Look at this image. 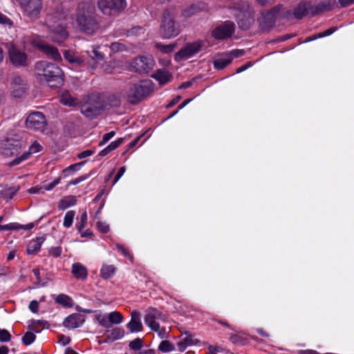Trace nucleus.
<instances>
[{"mask_svg": "<svg viewBox=\"0 0 354 354\" xmlns=\"http://www.w3.org/2000/svg\"><path fill=\"white\" fill-rule=\"evenodd\" d=\"M73 19L79 30L88 35L96 33L100 28L98 16L95 4L90 1H82L76 7Z\"/></svg>", "mask_w": 354, "mask_h": 354, "instance_id": "1", "label": "nucleus"}, {"mask_svg": "<svg viewBox=\"0 0 354 354\" xmlns=\"http://www.w3.org/2000/svg\"><path fill=\"white\" fill-rule=\"evenodd\" d=\"M35 74L40 82H46L50 87L59 86L64 82L62 69L54 64L40 61L35 66Z\"/></svg>", "mask_w": 354, "mask_h": 354, "instance_id": "2", "label": "nucleus"}, {"mask_svg": "<svg viewBox=\"0 0 354 354\" xmlns=\"http://www.w3.org/2000/svg\"><path fill=\"white\" fill-rule=\"evenodd\" d=\"M65 18L63 12L57 11L53 15H48L46 25L49 29V37L55 42L61 43L68 37V32L62 21Z\"/></svg>", "mask_w": 354, "mask_h": 354, "instance_id": "3", "label": "nucleus"}, {"mask_svg": "<svg viewBox=\"0 0 354 354\" xmlns=\"http://www.w3.org/2000/svg\"><path fill=\"white\" fill-rule=\"evenodd\" d=\"M153 85L151 80H146L130 86L127 91V100L133 104L140 102L151 92Z\"/></svg>", "mask_w": 354, "mask_h": 354, "instance_id": "4", "label": "nucleus"}, {"mask_svg": "<svg viewBox=\"0 0 354 354\" xmlns=\"http://www.w3.org/2000/svg\"><path fill=\"white\" fill-rule=\"evenodd\" d=\"M127 6L126 0H97L98 9L104 15L111 16L123 11Z\"/></svg>", "mask_w": 354, "mask_h": 354, "instance_id": "5", "label": "nucleus"}, {"mask_svg": "<svg viewBox=\"0 0 354 354\" xmlns=\"http://www.w3.org/2000/svg\"><path fill=\"white\" fill-rule=\"evenodd\" d=\"M104 102L99 95H93L89 97L88 102L81 108V112L86 117L93 118L98 115L104 109Z\"/></svg>", "mask_w": 354, "mask_h": 354, "instance_id": "6", "label": "nucleus"}, {"mask_svg": "<svg viewBox=\"0 0 354 354\" xmlns=\"http://www.w3.org/2000/svg\"><path fill=\"white\" fill-rule=\"evenodd\" d=\"M24 15L30 19L39 18L43 8L42 0H18Z\"/></svg>", "mask_w": 354, "mask_h": 354, "instance_id": "7", "label": "nucleus"}, {"mask_svg": "<svg viewBox=\"0 0 354 354\" xmlns=\"http://www.w3.org/2000/svg\"><path fill=\"white\" fill-rule=\"evenodd\" d=\"M7 48L10 61L13 66L24 67L28 65V55L24 51L12 43L7 44Z\"/></svg>", "mask_w": 354, "mask_h": 354, "instance_id": "8", "label": "nucleus"}, {"mask_svg": "<svg viewBox=\"0 0 354 354\" xmlns=\"http://www.w3.org/2000/svg\"><path fill=\"white\" fill-rule=\"evenodd\" d=\"M161 32L165 38H171L179 34V30L176 26L173 14L169 10L164 13L161 24Z\"/></svg>", "mask_w": 354, "mask_h": 354, "instance_id": "9", "label": "nucleus"}, {"mask_svg": "<svg viewBox=\"0 0 354 354\" xmlns=\"http://www.w3.org/2000/svg\"><path fill=\"white\" fill-rule=\"evenodd\" d=\"M23 142L19 140L8 139L0 142V153L5 156L20 157Z\"/></svg>", "mask_w": 354, "mask_h": 354, "instance_id": "10", "label": "nucleus"}, {"mask_svg": "<svg viewBox=\"0 0 354 354\" xmlns=\"http://www.w3.org/2000/svg\"><path fill=\"white\" fill-rule=\"evenodd\" d=\"M203 43L202 41H196L187 44L175 55L174 59L176 62L188 59L201 50Z\"/></svg>", "mask_w": 354, "mask_h": 354, "instance_id": "11", "label": "nucleus"}, {"mask_svg": "<svg viewBox=\"0 0 354 354\" xmlns=\"http://www.w3.org/2000/svg\"><path fill=\"white\" fill-rule=\"evenodd\" d=\"M281 6L278 5L266 12H262L259 19V23L261 28L263 30H268L272 28L277 17L282 16L280 14Z\"/></svg>", "mask_w": 354, "mask_h": 354, "instance_id": "12", "label": "nucleus"}, {"mask_svg": "<svg viewBox=\"0 0 354 354\" xmlns=\"http://www.w3.org/2000/svg\"><path fill=\"white\" fill-rule=\"evenodd\" d=\"M30 44L44 53L48 58L55 61H59L62 59L61 55L56 47L44 43L38 37H33L30 40Z\"/></svg>", "mask_w": 354, "mask_h": 354, "instance_id": "13", "label": "nucleus"}, {"mask_svg": "<svg viewBox=\"0 0 354 354\" xmlns=\"http://www.w3.org/2000/svg\"><path fill=\"white\" fill-rule=\"evenodd\" d=\"M166 316L154 308H149L145 313V322L151 330L158 329V321H165Z\"/></svg>", "mask_w": 354, "mask_h": 354, "instance_id": "14", "label": "nucleus"}, {"mask_svg": "<svg viewBox=\"0 0 354 354\" xmlns=\"http://www.w3.org/2000/svg\"><path fill=\"white\" fill-rule=\"evenodd\" d=\"M235 30V24L232 21H226L217 26L212 32L213 37L216 39H225L230 37Z\"/></svg>", "mask_w": 354, "mask_h": 354, "instance_id": "15", "label": "nucleus"}, {"mask_svg": "<svg viewBox=\"0 0 354 354\" xmlns=\"http://www.w3.org/2000/svg\"><path fill=\"white\" fill-rule=\"evenodd\" d=\"M26 123L27 128L37 131H44L46 126L45 116L42 113L37 111L29 114Z\"/></svg>", "mask_w": 354, "mask_h": 354, "instance_id": "16", "label": "nucleus"}, {"mask_svg": "<svg viewBox=\"0 0 354 354\" xmlns=\"http://www.w3.org/2000/svg\"><path fill=\"white\" fill-rule=\"evenodd\" d=\"M311 4L308 2H301L297 6L293 12L291 10H286L282 12V17L289 20L292 19H301L305 15H310V10L309 8Z\"/></svg>", "mask_w": 354, "mask_h": 354, "instance_id": "17", "label": "nucleus"}, {"mask_svg": "<svg viewBox=\"0 0 354 354\" xmlns=\"http://www.w3.org/2000/svg\"><path fill=\"white\" fill-rule=\"evenodd\" d=\"M153 66L154 60L151 55L140 56L133 62V67L140 73H147Z\"/></svg>", "mask_w": 354, "mask_h": 354, "instance_id": "18", "label": "nucleus"}, {"mask_svg": "<svg viewBox=\"0 0 354 354\" xmlns=\"http://www.w3.org/2000/svg\"><path fill=\"white\" fill-rule=\"evenodd\" d=\"M85 317L78 313H73L66 317L63 322V326L68 329H75L82 326Z\"/></svg>", "mask_w": 354, "mask_h": 354, "instance_id": "19", "label": "nucleus"}, {"mask_svg": "<svg viewBox=\"0 0 354 354\" xmlns=\"http://www.w3.org/2000/svg\"><path fill=\"white\" fill-rule=\"evenodd\" d=\"M42 147L39 145V142L35 141L32 143V145L29 147V149L28 151H24L22 154H21L20 157L15 158L13 160L10 161L8 165L9 167H13L17 165H19L22 161L28 158L30 154L35 153L41 151Z\"/></svg>", "mask_w": 354, "mask_h": 354, "instance_id": "20", "label": "nucleus"}, {"mask_svg": "<svg viewBox=\"0 0 354 354\" xmlns=\"http://www.w3.org/2000/svg\"><path fill=\"white\" fill-rule=\"evenodd\" d=\"M131 333H138L142 330L143 326L140 319V314L136 310L131 313V321L127 324Z\"/></svg>", "mask_w": 354, "mask_h": 354, "instance_id": "21", "label": "nucleus"}, {"mask_svg": "<svg viewBox=\"0 0 354 354\" xmlns=\"http://www.w3.org/2000/svg\"><path fill=\"white\" fill-rule=\"evenodd\" d=\"M335 3V0H324L318 3L317 5H311V6L309 7L310 15L314 16L320 12L330 10L333 8Z\"/></svg>", "mask_w": 354, "mask_h": 354, "instance_id": "22", "label": "nucleus"}, {"mask_svg": "<svg viewBox=\"0 0 354 354\" xmlns=\"http://www.w3.org/2000/svg\"><path fill=\"white\" fill-rule=\"evenodd\" d=\"M236 17L239 19L238 21L239 27L244 30L248 29L254 21L248 12L239 11Z\"/></svg>", "mask_w": 354, "mask_h": 354, "instance_id": "23", "label": "nucleus"}, {"mask_svg": "<svg viewBox=\"0 0 354 354\" xmlns=\"http://www.w3.org/2000/svg\"><path fill=\"white\" fill-rule=\"evenodd\" d=\"M71 272L79 279H86L88 276L87 269L80 263H75L72 265Z\"/></svg>", "mask_w": 354, "mask_h": 354, "instance_id": "24", "label": "nucleus"}, {"mask_svg": "<svg viewBox=\"0 0 354 354\" xmlns=\"http://www.w3.org/2000/svg\"><path fill=\"white\" fill-rule=\"evenodd\" d=\"M151 77L156 80L160 84H165L171 80L172 76L167 71L159 69L153 74Z\"/></svg>", "mask_w": 354, "mask_h": 354, "instance_id": "25", "label": "nucleus"}, {"mask_svg": "<svg viewBox=\"0 0 354 354\" xmlns=\"http://www.w3.org/2000/svg\"><path fill=\"white\" fill-rule=\"evenodd\" d=\"M64 57L68 62L76 66H82L84 63V59L73 51L66 50L64 53Z\"/></svg>", "mask_w": 354, "mask_h": 354, "instance_id": "26", "label": "nucleus"}, {"mask_svg": "<svg viewBox=\"0 0 354 354\" xmlns=\"http://www.w3.org/2000/svg\"><path fill=\"white\" fill-rule=\"evenodd\" d=\"M77 203V198L74 196H66L63 197L58 203L57 208L59 210H64Z\"/></svg>", "mask_w": 354, "mask_h": 354, "instance_id": "27", "label": "nucleus"}, {"mask_svg": "<svg viewBox=\"0 0 354 354\" xmlns=\"http://www.w3.org/2000/svg\"><path fill=\"white\" fill-rule=\"evenodd\" d=\"M44 241V237H37L35 239L30 241L27 246V253L29 254H34L39 252Z\"/></svg>", "mask_w": 354, "mask_h": 354, "instance_id": "28", "label": "nucleus"}, {"mask_svg": "<svg viewBox=\"0 0 354 354\" xmlns=\"http://www.w3.org/2000/svg\"><path fill=\"white\" fill-rule=\"evenodd\" d=\"M60 102L69 106H75L79 104V100L73 97L68 91H64L60 96Z\"/></svg>", "mask_w": 354, "mask_h": 354, "instance_id": "29", "label": "nucleus"}, {"mask_svg": "<svg viewBox=\"0 0 354 354\" xmlns=\"http://www.w3.org/2000/svg\"><path fill=\"white\" fill-rule=\"evenodd\" d=\"M232 62V56L227 53L216 58L214 62V66L216 69H223Z\"/></svg>", "mask_w": 354, "mask_h": 354, "instance_id": "30", "label": "nucleus"}, {"mask_svg": "<svg viewBox=\"0 0 354 354\" xmlns=\"http://www.w3.org/2000/svg\"><path fill=\"white\" fill-rule=\"evenodd\" d=\"M116 268L113 265L104 264L100 270V276L105 279L111 278L115 272Z\"/></svg>", "mask_w": 354, "mask_h": 354, "instance_id": "31", "label": "nucleus"}, {"mask_svg": "<svg viewBox=\"0 0 354 354\" xmlns=\"http://www.w3.org/2000/svg\"><path fill=\"white\" fill-rule=\"evenodd\" d=\"M123 142V138H120L111 142L106 147L102 149L98 154L100 156H105L111 151L117 149Z\"/></svg>", "mask_w": 354, "mask_h": 354, "instance_id": "32", "label": "nucleus"}, {"mask_svg": "<svg viewBox=\"0 0 354 354\" xmlns=\"http://www.w3.org/2000/svg\"><path fill=\"white\" fill-rule=\"evenodd\" d=\"M124 333L125 332L123 328L115 327L113 328L110 332V334L108 335V339L111 342H114L122 338L124 335Z\"/></svg>", "mask_w": 354, "mask_h": 354, "instance_id": "33", "label": "nucleus"}, {"mask_svg": "<svg viewBox=\"0 0 354 354\" xmlns=\"http://www.w3.org/2000/svg\"><path fill=\"white\" fill-rule=\"evenodd\" d=\"M92 48L93 49L91 53L87 51V54L91 59L96 62L104 60V55L99 50L100 47L98 46H93Z\"/></svg>", "mask_w": 354, "mask_h": 354, "instance_id": "34", "label": "nucleus"}, {"mask_svg": "<svg viewBox=\"0 0 354 354\" xmlns=\"http://www.w3.org/2000/svg\"><path fill=\"white\" fill-rule=\"evenodd\" d=\"M55 301L64 307H71L73 306L72 299L64 294L57 295L55 299Z\"/></svg>", "mask_w": 354, "mask_h": 354, "instance_id": "35", "label": "nucleus"}, {"mask_svg": "<svg viewBox=\"0 0 354 354\" xmlns=\"http://www.w3.org/2000/svg\"><path fill=\"white\" fill-rule=\"evenodd\" d=\"M109 48L114 53H122L127 51L128 50V47L127 46V45L121 41H115L111 43V44L109 46Z\"/></svg>", "mask_w": 354, "mask_h": 354, "instance_id": "36", "label": "nucleus"}, {"mask_svg": "<svg viewBox=\"0 0 354 354\" xmlns=\"http://www.w3.org/2000/svg\"><path fill=\"white\" fill-rule=\"evenodd\" d=\"M109 322L111 324H120L123 321L122 315L118 311H113L108 314Z\"/></svg>", "mask_w": 354, "mask_h": 354, "instance_id": "37", "label": "nucleus"}, {"mask_svg": "<svg viewBox=\"0 0 354 354\" xmlns=\"http://www.w3.org/2000/svg\"><path fill=\"white\" fill-rule=\"evenodd\" d=\"M75 216V212L74 210L68 211L64 218L63 225L66 228H69L72 226L73 220Z\"/></svg>", "mask_w": 354, "mask_h": 354, "instance_id": "38", "label": "nucleus"}, {"mask_svg": "<svg viewBox=\"0 0 354 354\" xmlns=\"http://www.w3.org/2000/svg\"><path fill=\"white\" fill-rule=\"evenodd\" d=\"M87 220H88V216L86 211H84L80 219H77L76 223V228L77 230L81 232L83 229L86 227L87 224Z\"/></svg>", "mask_w": 354, "mask_h": 354, "instance_id": "39", "label": "nucleus"}, {"mask_svg": "<svg viewBox=\"0 0 354 354\" xmlns=\"http://www.w3.org/2000/svg\"><path fill=\"white\" fill-rule=\"evenodd\" d=\"M176 46V44H170L168 45H165L161 43H156V47L157 49H158L160 52L164 53H169L174 50Z\"/></svg>", "mask_w": 354, "mask_h": 354, "instance_id": "40", "label": "nucleus"}, {"mask_svg": "<svg viewBox=\"0 0 354 354\" xmlns=\"http://www.w3.org/2000/svg\"><path fill=\"white\" fill-rule=\"evenodd\" d=\"M21 81V80L20 77H17L14 80V84H13V87H12V93H13L14 96H15V97H20L24 92L23 87H21L20 86H17V84H19Z\"/></svg>", "mask_w": 354, "mask_h": 354, "instance_id": "41", "label": "nucleus"}, {"mask_svg": "<svg viewBox=\"0 0 354 354\" xmlns=\"http://www.w3.org/2000/svg\"><path fill=\"white\" fill-rule=\"evenodd\" d=\"M96 320L99 323V324L106 328H111V324L109 322V318L107 315H98L96 316Z\"/></svg>", "mask_w": 354, "mask_h": 354, "instance_id": "42", "label": "nucleus"}, {"mask_svg": "<svg viewBox=\"0 0 354 354\" xmlns=\"http://www.w3.org/2000/svg\"><path fill=\"white\" fill-rule=\"evenodd\" d=\"M335 30H336L335 28H328V29L326 30L325 31H324L323 32L319 33V34L315 35H314L313 37H310L307 38L306 39V41H313L314 39H316L317 38H321V37H323L329 36L331 34H333Z\"/></svg>", "mask_w": 354, "mask_h": 354, "instance_id": "43", "label": "nucleus"}, {"mask_svg": "<svg viewBox=\"0 0 354 354\" xmlns=\"http://www.w3.org/2000/svg\"><path fill=\"white\" fill-rule=\"evenodd\" d=\"M158 348L162 352L167 353L174 351V346L169 341L165 340L160 344Z\"/></svg>", "mask_w": 354, "mask_h": 354, "instance_id": "44", "label": "nucleus"}, {"mask_svg": "<svg viewBox=\"0 0 354 354\" xmlns=\"http://www.w3.org/2000/svg\"><path fill=\"white\" fill-rule=\"evenodd\" d=\"M82 164H83L82 162L74 164V165H71L69 167H66V169H64L63 170L64 176L66 177V176H68V175L78 171L80 169Z\"/></svg>", "mask_w": 354, "mask_h": 354, "instance_id": "45", "label": "nucleus"}, {"mask_svg": "<svg viewBox=\"0 0 354 354\" xmlns=\"http://www.w3.org/2000/svg\"><path fill=\"white\" fill-rule=\"evenodd\" d=\"M36 339L35 335L32 332H26L22 337V342L26 346L30 345Z\"/></svg>", "mask_w": 354, "mask_h": 354, "instance_id": "46", "label": "nucleus"}, {"mask_svg": "<svg viewBox=\"0 0 354 354\" xmlns=\"http://www.w3.org/2000/svg\"><path fill=\"white\" fill-rule=\"evenodd\" d=\"M0 24L7 26L8 28H12L14 25L13 21L10 19L8 16L4 15L0 11Z\"/></svg>", "mask_w": 354, "mask_h": 354, "instance_id": "47", "label": "nucleus"}, {"mask_svg": "<svg viewBox=\"0 0 354 354\" xmlns=\"http://www.w3.org/2000/svg\"><path fill=\"white\" fill-rule=\"evenodd\" d=\"M129 348L133 351H139L142 346V340L140 338H136L129 343Z\"/></svg>", "mask_w": 354, "mask_h": 354, "instance_id": "48", "label": "nucleus"}, {"mask_svg": "<svg viewBox=\"0 0 354 354\" xmlns=\"http://www.w3.org/2000/svg\"><path fill=\"white\" fill-rule=\"evenodd\" d=\"M46 322L41 320H35L32 322L30 325V328L32 330L35 331L36 333H39L40 331V327L44 328Z\"/></svg>", "mask_w": 354, "mask_h": 354, "instance_id": "49", "label": "nucleus"}, {"mask_svg": "<svg viewBox=\"0 0 354 354\" xmlns=\"http://www.w3.org/2000/svg\"><path fill=\"white\" fill-rule=\"evenodd\" d=\"M62 253V249L59 246L51 247L48 250L49 255L54 258H57V257H60Z\"/></svg>", "mask_w": 354, "mask_h": 354, "instance_id": "50", "label": "nucleus"}, {"mask_svg": "<svg viewBox=\"0 0 354 354\" xmlns=\"http://www.w3.org/2000/svg\"><path fill=\"white\" fill-rule=\"evenodd\" d=\"M11 339V335L6 329H0V342H8Z\"/></svg>", "mask_w": 354, "mask_h": 354, "instance_id": "51", "label": "nucleus"}, {"mask_svg": "<svg viewBox=\"0 0 354 354\" xmlns=\"http://www.w3.org/2000/svg\"><path fill=\"white\" fill-rule=\"evenodd\" d=\"M115 247L122 253V255H124L125 257L128 258L131 261L133 260L132 255L130 254L128 250L125 248L122 245L118 243L115 245Z\"/></svg>", "mask_w": 354, "mask_h": 354, "instance_id": "52", "label": "nucleus"}, {"mask_svg": "<svg viewBox=\"0 0 354 354\" xmlns=\"http://www.w3.org/2000/svg\"><path fill=\"white\" fill-rule=\"evenodd\" d=\"M115 135V132L114 131H111L107 133H105L102 140L99 142V146H102L105 145L108 141H109Z\"/></svg>", "mask_w": 354, "mask_h": 354, "instance_id": "53", "label": "nucleus"}, {"mask_svg": "<svg viewBox=\"0 0 354 354\" xmlns=\"http://www.w3.org/2000/svg\"><path fill=\"white\" fill-rule=\"evenodd\" d=\"M198 10H199V8L198 6H196L195 5H192L184 10L183 15L185 17H189L192 15L196 14Z\"/></svg>", "mask_w": 354, "mask_h": 354, "instance_id": "54", "label": "nucleus"}, {"mask_svg": "<svg viewBox=\"0 0 354 354\" xmlns=\"http://www.w3.org/2000/svg\"><path fill=\"white\" fill-rule=\"evenodd\" d=\"M97 227L100 232L106 234L109 231V225L102 221H98L97 223Z\"/></svg>", "mask_w": 354, "mask_h": 354, "instance_id": "55", "label": "nucleus"}, {"mask_svg": "<svg viewBox=\"0 0 354 354\" xmlns=\"http://www.w3.org/2000/svg\"><path fill=\"white\" fill-rule=\"evenodd\" d=\"M61 181V178L60 177H58L57 178H55L53 182L47 184V185H44L43 188L46 190V191H50L52 190L56 185H57L58 184H59Z\"/></svg>", "mask_w": 354, "mask_h": 354, "instance_id": "56", "label": "nucleus"}, {"mask_svg": "<svg viewBox=\"0 0 354 354\" xmlns=\"http://www.w3.org/2000/svg\"><path fill=\"white\" fill-rule=\"evenodd\" d=\"M193 344L192 342H187V340H182L178 343V350L181 352L184 351L188 346Z\"/></svg>", "mask_w": 354, "mask_h": 354, "instance_id": "57", "label": "nucleus"}, {"mask_svg": "<svg viewBox=\"0 0 354 354\" xmlns=\"http://www.w3.org/2000/svg\"><path fill=\"white\" fill-rule=\"evenodd\" d=\"M244 53L245 52L243 50L236 49V50H233L227 53V54L230 55V56H232V59L234 57H239L242 56L244 54Z\"/></svg>", "mask_w": 354, "mask_h": 354, "instance_id": "58", "label": "nucleus"}, {"mask_svg": "<svg viewBox=\"0 0 354 354\" xmlns=\"http://www.w3.org/2000/svg\"><path fill=\"white\" fill-rule=\"evenodd\" d=\"M71 342V338L68 336L61 335L59 336V343L62 346H66L68 344Z\"/></svg>", "mask_w": 354, "mask_h": 354, "instance_id": "59", "label": "nucleus"}, {"mask_svg": "<svg viewBox=\"0 0 354 354\" xmlns=\"http://www.w3.org/2000/svg\"><path fill=\"white\" fill-rule=\"evenodd\" d=\"M39 304L36 300H32L29 304V309L31 312L36 313L38 312Z\"/></svg>", "mask_w": 354, "mask_h": 354, "instance_id": "60", "label": "nucleus"}, {"mask_svg": "<svg viewBox=\"0 0 354 354\" xmlns=\"http://www.w3.org/2000/svg\"><path fill=\"white\" fill-rule=\"evenodd\" d=\"M126 171V168L125 167H122L120 168L119 171H118L116 176H115V179H114V181H113V184H115L119 180L120 178L123 176V174H124Z\"/></svg>", "mask_w": 354, "mask_h": 354, "instance_id": "61", "label": "nucleus"}, {"mask_svg": "<svg viewBox=\"0 0 354 354\" xmlns=\"http://www.w3.org/2000/svg\"><path fill=\"white\" fill-rule=\"evenodd\" d=\"M153 331H156L158 333V336L163 339L167 337V332L165 328H160V324H158V330H153Z\"/></svg>", "mask_w": 354, "mask_h": 354, "instance_id": "62", "label": "nucleus"}, {"mask_svg": "<svg viewBox=\"0 0 354 354\" xmlns=\"http://www.w3.org/2000/svg\"><path fill=\"white\" fill-rule=\"evenodd\" d=\"M93 153L92 150H85L78 154V158L82 159L91 156Z\"/></svg>", "mask_w": 354, "mask_h": 354, "instance_id": "63", "label": "nucleus"}, {"mask_svg": "<svg viewBox=\"0 0 354 354\" xmlns=\"http://www.w3.org/2000/svg\"><path fill=\"white\" fill-rule=\"evenodd\" d=\"M222 348L218 346H209V351L211 354H216V353L221 352Z\"/></svg>", "mask_w": 354, "mask_h": 354, "instance_id": "64", "label": "nucleus"}]
</instances>
